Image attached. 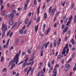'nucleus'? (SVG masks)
I'll use <instances>...</instances> for the list:
<instances>
[{"mask_svg": "<svg viewBox=\"0 0 76 76\" xmlns=\"http://www.w3.org/2000/svg\"><path fill=\"white\" fill-rule=\"evenodd\" d=\"M52 9V7L50 6L49 9V13H51V11Z\"/></svg>", "mask_w": 76, "mask_h": 76, "instance_id": "nucleus-23", "label": "nucleus"}, {"mask_svg": "<svg viewBox=\"0 0 76 76\" xmlns=\"http://www.w3.org/2000/svg\"><path fill=\"white\" fill-rule=\"evenodd\" d=\"M24 61H22L20 62V63H18V65H20V64H22V63H23Z\"/></svg>", "mask_w": 76, "mask_h": 76, "instance_id": "nucleus-54", "label": "nucleus"}, {"mask_svg": "<svg viewBox=\"0 0 76 76\" xmlns=\"http://www.w3.org/2000/svg\"><path fill=\"white\" fill-rule=\"evenodd\" d=\"M3 19V18L1 17L0 18V22H1L2 20Z\"/></svg>", "mask_w": 76, "mask_h": 76, "instance_id": "nucleus-60", "label": "nucleus"}, {"mask_svg": "<svg viewBox=\"0 0 76 76\" xmlns=\"http://www.w3.org/2000/svg\"><path fill=\"white\" fill-rule=\"evenodd\" d=\"M6 25L4 24H2V25L1 29L2 31H4L2 33L3 35H4V34H5L6 31H7V27H6Z\"/></svg>", "mask_w": 76, "mask_h": 76, "instance_id": "nucleus-2", "label": "nucleus"}, {"mask_svg": "<svg viewBox=\"0 0 76 76\" xmlns=\"http://www.w3.org/2000/svg\"><path fill=\"white\" fill-rule=\"evenodd\" d=\"M76 70V67L74 66L73 68V70L74 71H75Z\"/></svg>", "mask_w": 76, "mask_h": 76, "instance_id": "nucleus-50", "label": "nucleus"}, {"mask_svg": "<svg viewBox=\"0 0 76 76\" xmlns=\"http://www.w3.org/2000/svg\"><path fill=\"white\" fill-rule=\"evenodd\" d=\"M72 22V21H70L69 20V21L67 22V23L66 24V25H67V26H69V24H70V23Z\"/></svg>", "mask_w": 76, "mask_h": 76, "instance_id": "nucleus-13", "label": "nucleus"}, {"mask_svg": "<svg viewBox=\"0 0 76 76\" xmlns=\"http://www.w3.org/2000/svg\"><path fill=\"white\" fill-rule=\"evenodd\" d=\"M68 19V18H67L66 19V20H65L64 21V23H65V24H66V23H67V20Z\"/></svg>", "mask_w": 76, "mask_h": 76, "instance_id": "nucleus-35", "label": "nucleus"}, {"mask_svg": "<svg viewBox=\"0 0 76 76\" xmlns=\"http://www.w3.org/2000/svg\"><path fill=\"white\" fill-rule=\"evenodd\" d=\"M43 75H44V72H42V71L41 73H40V76H43Z\"/></svg>", "mask_w": 76, "mask_h": 76, "instance_id": "nucleus-33", "label": "nucleus"}, {"mask_svg": "<svg viewBox=\"0 0 76 76\" xmlns=\"http://www.w3.org/2000/svg\"><path fill=\"white\" fill-rule=\"evenodd\" d=\"M66 53V50L65 49V48H64L63 49V52L62 53V54H64Z\"/></svg>", "mask_w": 76, "mask_h": 76, "instance_id": "nucleus-14", "label": "nucleus"}, {"mask_svg": "<svg viewBox=\"0 0 76 76\" xmlns=\"http://www.w3.org/2000/svg\"><path fill=\"white\" fill-rule=\"evenodd\" d=\"M54 27H55V28H56V27H57V23H55L54 25Z\"/></svg>", "mask_w": 76, "mask_h": 76, "instance_id": "nucleus-61", "label": "nucleus"}, {"mask_svg": "<svg viewBox=\"0 0 76 76\" xmlns=\"http://www.w3.org/2000/svg\"><path fill=\"white\" fill-rule=\"evenodd\" d=\"M56 8L53 9L52 10L51 12V14L52 16H54V15L55 12H56Z\"/></svg>", "mask_w": 76, "mask_h": 76, "instance_id": "nucleus-6", "label": "nucleus"}, {"mask_svg": "<svg viewBox=\"0 0 76 76\" xmlns=\"http://www.w3.org/2000/svg\"><path fill=\"white\" fill-rule=\"evenodd\" d=\"M12 35H13V32H11L10 34V37H12Z\"/></svg>", "mask_w": 76, "mask_h": 76, "instance_id": "nucleus-43", "label": "nucleus"}, {"mask_svg": "<svg viewBox=\"0 0 76 76\" xmlns=\"http://www.w3.org/2000/svg\"><path fill=\"white\" fill-rule=\"evenodd\" d=\"M59 67V65L58 64H56V66L55 67V68L54 69L53 73L54 74L53 76H57V69H56V67Z\"/></svg>", "mask_w": 76, "mask_h": 76, "instance_id": "nucleus-3", "label": "nucleus"}, {"mask_svg": "<svg viewBox=\"0 0 76 76\" xmlns=\"http://www.w3.org/2000/svg\"><path fill=\"white\" fill-rule=\"evenodd\" d=\"M72 19H73V15H72L69 18V20H70V21H72Z\"/></svg>", "mask_w": 76, "mask_h": 76, "instance_id": "nucleus-26", "label": "nucleus"}, {"mask_svg": "<svg viewBox=\"0 0 76 76\" xmlns=\"http://www.w3.org/2000/svg\"><path fill=\"white\" fill-rule=\"evenodd\" d=\"M60 42H57V46H59V45H60Z\"/></svg>", "mask_w": 76, "mask_h": 76, "instance_id": "nucleus-58", "label": "nucleus"}, {"mask_svg": "<svg viewBox=\"0 0 76 76\" xmlns=\"http://www.w3.org/2000/svg\"><path fill=\"white\" fill-rule=\"evenodd\" d=\"M5 10H4L1 13V15L2 16L4 15V14H5Z\"/></svg>", "mask_w": 76, "mask_h": 76, "instance_id": "nucleus-19", "label": "nucleus"}, {"mask_svg": "<svg viewBox=\"0 0 76 76\" xmlns=\"http://www.w3.org/2000/svg\"><path fill=\"white\" fill-rule=\"evenodd\" d=\"M13 21L12 20H11L9 22L10 25H13Z\"/></svg>", "mask_w": 76, "mask_h": 76, "instance_id": "nucleus-12", "label": "nucleus"}, {"mask_svg": "<svg viewBox=\"0 0 76 76\" xmlns=\"http://www.w3.org/2000/svg\"><path fill=\"white\" fill-rule=\"evenodd\" d=\"M71 42L72 43V45H74V44H75V41H74V39H73L71 40Z\"/></svg>", "mask_w": 76, "mask_h": 76, "instance_id": "nucleus-18", "label": "nucleus"}, {"mask_svg": "<svg viewBox=\"0 0 76 76\" xmlns=\"http://www.w3.org/2000/svg\"><path fill=\"white\" fill-rule=\"evenodd\" d=\"M22 10L21 8H18V11H20V10Z\"/></svg>", "mask_w": 76, "mask_h": 76, "instance_id": "nucleus-52", "label": "nucleus"}, {"mask_svg": "<svg viewBox=\"0 0 76 76\" xmlns=\"http://www.w3.org/2000/svg\"><path fill=\"white\" fill-rule=\"evenodd\" d=\"M4 59V58L3 56L1 57V62H2L3 61V59Z\"/></svg>", "mask_w": 76, "mask_h": 76, "instance_id": "nucleus-47", "label": "nucleus"}, {"mask_svg": "<svg viewBox=\"0 0 76 76\" xmlns=\"http://www.w3.org/2000/svg\"><path fill=\"white\" fill-rule=\"evenodd\" d=\"M32 22L31 21H30L29 23H28V24L27 25V28H28V27H29V26L31 25V23Z\"/></svg>", "mask_w": 76, "mask_h": 76, "instance_id": "nucleus-40", "label": "nucleus"}, {"mask_svg": "<svg viewBox=\"0 0 76 76\" xmlns=\"http://www.w3.org/2000/svg\"><path fill=\"white\" fill-rule=\"evenodd\" d=\"M12 73H13V75H16V72L15 71H13L12 72Z\"/></svg>", "mask_w": 76, "mask_h": 76, "instance_id": "nucleus-44", "label": "nucleus"}, {"mask_svg": "<svg viewBox=\"0 0 76 76\" xmlns=\"http://www.w3.org/2000/svg\"><path fill=\"white\" fill-rule=\"evenodd\" d=\"M34 60V57H32L29 60V61H33Z\"/></svg>", "mask_w": 76, "mask_h": 76, "instance_id": "nucleus-27", "label": "nucleus"}, {"mask_svg": "<svg viewBox=\"0 0 76 76\" xmlns=\"http://www.w3.org/2000/svg\"><path fill=\"white\" fill-rule=\"evenodd\" d=\"M18 24V22H16L14 25L12 27V29H13L16 26H17Z\"/></svg>", "mask_w": 76, "mask_h": 76, "instance_id": "nucleus-9", "label": "nucleus"}, {"mask_svg": "<svg viewBox=\"0 0 76 76\" xmlns=\"http://www.w3.org/2000/svg\"><path fill=\"white\" fill-rule=\"evenodd\" d=\"M31 15H32V13L31 12H30L28 15V16L31 17Z\"/></svg>", "mask_w": 76, "mask_h": 76, "instance_id": "nucleus-51", "label": "nucleus"}, {"mask_svg": "<svg viewBox=\"0 0 76 76\" xmlns=\"http://www.w3.org/2000/svg\"><path fill=\"white\" fill-rule=\"evenodd\" d=\"M50 48H51V47H53V44H52V43H50Z\"/></svg>", "mask_w": 76, "mask_h": 76, "instance_id": "nucleus-46", "label": "nucleus"}, {"mask_svg": "<svg viewBox=\"0 0 76 76\" xmlns=\"http://www.w3.org/2000/svg\"><path fill=\"white\" fill-rule=\"evenodd\" d=\"M48 45L47 44V43H45L44 44V46L45 48H47V47H48Z\"/></svg>", "mask_w": 76, "mask_h": 76, "instance_id": "nucleus-24", "label": "nucleus"}, {"mask_svg": "<svg viewBox=\"0 0 76 76\" xmlns=\"http://www.w3.org/2000/svg\"><path fill=\"white\" fill-rule=\"evenodd\" d=\"M12 12L13 13H16V10H13V11H12Z\"/></svg>", "mask_w": 76, "mask_h": 76, "instance_id": "nucleus-64", "label": "nucleus"}, {"mask_svg": "<svg viewBox=\"0 0 76 76\" xmlns=\"http://www.w3.org/2000/svg\"><path fill=\"white\" fill-rule=\"evenodd\" d=\"M64 48H65V50H66V48L67 50L66 51V53L68 54V53H69V47H68V43L66 44Z\"/></svg>", "mask_w": 76, "mask_h": 76, "instance_id": "nucleus-7", "label": "nucleus"}, {"mask_svg": "<svg viewBox=\"0 0 76 76\" xmlns=\"http://www.w3.org/2000/svg\"><path fill=\"white\" fill-rule=\"evenodd\" d=\"M19 54L18 53H17L15 55V56L13 58L14 60H12L10 62L9 64V66H11V64H12V63H13V62L15 63L16 64H17L19 61V60H18L19 59Z\"/></svg>", "mask_w": 76, "mask_h": 76, "instance_id": "nucleus-1", "label": "nucleus"}, {"mask_svg": "<svg viewBox=\"0 0 76 76\" xmlns=\"http://www.w3.org/2000/svg\"><path fill=\"white\" fill-rule=\"evenodd\" d=\"M43 72H44V73H45V67H44L43 68Z\"/></svg>", "mask_w": 76, "mask_h": 76, "instance_id": "nucleus-57", "label": "nucleus"}, {"mask_svg": "<svg viewBox=\"0 0 76 76\" xmlns=\"http://www.w3.org/2000/svg\"><path fill=\"white\" fill-rule=\"evenodd\" d=\"M74 6H75V3H73L72 5V6L71 7V9H73V7H74Z\"/></svg>", "mask_w": 76, "mask_h": 76, "instance_id": "nucleus-49", "label": "nucleus"}, {"mask_svg": "<svg viewBox=\"0 0 76 76\" xmlns=\"http://www.w3.org/2000/svg\"><path fill=\"white\" fill-rule=\"evenodd\" d=\"M72 58H70L69 60L68 61L67 63H69V62H70L72 61Z\"/></svg>", "mask_w": 76, "mask_h": 76, "instance_id": "nucleus-41", "label": "nucleus"}, {"mask_svg": "<svg viewBox=\"0 0 76 76\" xmlns=\"http://www.w3.org/2000/svg\"><path fill=\"white\" fill-rule=\"evenodd\" d=\"M27 52L28 54H30V53H31V50H30L29 49H28L27 50Z\"/></svg>", "mask_w": 76, "mask_h": 76, "instance_id": "nucleus-48", "label": "nucleus"}, {"mask_svg": "<svg viewBox=\"0 0 76 76\" xmlns=\"http://www.w3.org/2000/svg\"><path fill=\"white\" fill-rule=\"evenodd\" d=\"M29 72H30V71H29V70H28L27 72V74H26V75H28V73H29Z\"/></svg>", "mask_w": 76, "mask_h": 76, "instance_id": "nucleus-59", "label": "nucleus"}, {"mask_svg": "<svg viewBox=\"0 0 76 76\" xmlns=\"http://www.w3.org/2000/svg\"><path fill=\"white\" fill-rule=\"evenodd\" d=\"M19 33H20V34H22L23 33V30H20L19 31Z\"/></svg>", "mask_w": 76, "mask_h": 76, "instance_id": "nucleus-39", "label": "nucleus"}, {"mask_svg": "<svg viewBox=\"0 0 76 76\" xmlns=\"http://www.w3.org/2000/svg\"><path fill=\"white\" fill-rule=\"evenodd\" d=\"M3 72H7V68H4L2 70Z\"/></svg>", "mask_w": 76, "mask_h": 76, "instance_id": "nucleus-31", "label": "nucleus"}, {"mask_svg": "<svg viewBox=\"0 0 76 76\" xmlns=\"http://www.w3.org/2000/svg\"><path fill=\"white\" fill-rule=\"evenodd\" d=\"M70 66V65L68 64H66L65 65V67H66V68H69Z\"/></svg>", "mask_w": 76, "mask_h": 76, "instance_id": "nucleus-20", "label": "nucleus"}, {"mask_svg": "<svg viewBox=\"0 0 76 76\" xmlns=\"http://www.w3.org/2000/svg\"><path fill=\"white\" fill-rule=\"evenodd\" d=\"M74 22L75 23L76 22V18H75L74 19Z\"/></svg>", "mask_w": 76, "mask_h": 76, "instance_id": "nucleus-63", "label": "nucleus"}, {"mask_svg": "<svg viewBox=\"0 0 76 76\" xmlns=\"http://www.w3.org/2000/svg\"><path fill=\"white\" fill-rule=\"evenodd\" d=\"M46 26V25L45 24H44L43 26V29H45V26Z\"/></svg>", "mask_w": 76, "mask_h": 76, "instance_id": "nucleus-37", "label": "nucleus"}, {"mask_svg": "<svg viewBox=\"0 0 76 76\" xmlns=\"http://www.w3.org/2000/svg\"><path fill=\"white\" fill-rule=\"evenodd\" d=\"M43 53H44V51H43V50H42L41 51V52L40 53L41 56H42L43 55Z\"/></svg>", "mask_w": 76, "mask_h": 76, "instance_id": "nucleus-34", "label": "nucleus"}, {"mask_svg": "<svg viewBox=\"0 0 76 76\" xmlns=\"http://www.w3.org/2000/svg\"><path fill=\"white\" fill-rule=\"evenodd\" d=\"M28 22H29V18H27L25 21V25H26L28 23Z\"/></svg>", "mask_w": 76, "mask_h": 76, "instance_id": "nucleus-11", "label": "nucleus"}, {"mask_svg": "<svg viewBox=\"0 0 76 76\" xmlns=\"http://www.w3.org/2000/svg\"><path fill=\"white\" fill-rule=\"evenodd\" d=\"M56 39L54 40V42H53V45H54V47H56Z\"/></svg>", "mask_w": 76, "mask_h": 76, "instance_id": "nucleus-17", "label": "nucleus"}, {"mask_svg": "<svg viewBox=\"0 0 76 76\" xmlns=\"http://www.w3.org/2000/svg\"><path fill=\"white\" fill-rule=\"evenodd\" d=\"M67 37L66 36L65 37V40H64L65 41H67Z\"/></svg>", "mask_w": 76, "mask_h": 76, "instance_id": "nucleus-53", "label": "nucleus"}, {"mask_svg": "<svg viewBox=\"0 0 76 76\" xmlns=\"http://www.w3.org/2000/svg\"><path fill=\"white\" fill-rule=\"evenodd\" d=\"M4 9V6H2L1 7V12L2 11H3V10Z\"/></svg>", "mask_w": 76, "mask_h": 76, "instance_id": "nucleus-30", "label": "nucleus"}, {"mask_svg": "<svg viewBox=\"0 0 76 76\" xmlns=\"http://www.w3.org/2000/svg\"><path fill=\"white\" fill-rule=\"evenodd\" d=\"M34 6H36V5H37V0H34Z\"/></svg>", "mask_w": 76, "mask_h": 76, "instance_id": "nucleus-32", "label": "nucleus"}, {"mask_svg": "<svg viewBox=\"0 0 76 76\" xmlns=\"http://www.w3.org/2000/svg\"><path fill=\"white\" fill-rule=\"evenodd\" d=\"M50 29H51V28H50L48 29V30L46 33V34H48V33H49V31H50Z\"/></svg>", "mask_w": 76, "mask_h": 76, "instance_id": "nucleus-21", "label": "nucleus"}, {"mask_svg": "<svg viewBox=\"0 0 76 76\" xmlns=\"http://www.w3.org/2000/svg\"><path fill=\"white\" fill-rule=\"evenodd\" d=\"M68 26H67L66 27H65L64 29V32H66V31H67V30L68 29Z\"/></svg>", "mask_w": 76, "mask_h": 76, "instance_id": "nucleus-28", "label": "nucleus"}, {"mask_svg": "<svg viewBox=\"0 0 76 76\" xmlns=\"http://www.w3.org/2000/svg\"><path fill=\"white\" fill-rule=\"evenodd\" d=\"M66 15L63 17V19L64 20H65V19H66Z\"/></svg>", "mask_w": 76, "mask_h": 76, "instance_id": "nucleus-56", "label": "nucleus"}, {"mask_svg": "<svg viewBox=\"0 0 76 76\" xmlns=\"http://www.w3.org/2000/svg\"><path fill=\"white\" fill-rule=\"evenodd\" d=\"M47 13L45 12L44 14V19L45 20L47 19Z\"/></svg>", "mask_w": 76, "mask_h": 76, "instance_id": "nucleus-10", "label": "nucleus"}, {"mask_svg": "<svg viewBox=\"0 0 76 76\" xmlns=\"http://www.w3.org/2000/svg\"><path fill=\"white\" fill-rule=\"evenodd\" d=\"M61 54H60L58 55L57 56V59L58 60H59V59L61 58Z\"/></svg>", "mask_w": 76, "mask_h": 76, "instance_id": "nucleus-16", "label": "nucleus"}, {"mask_svg": "<svg viewBox=\"0 0 76 76\" xmlns=\"http://www.w3.org/2000/svg\"><path fill=\"white\" fill-rule=\"evenodd\" d=\"M0 2L1 3V4H0V6H2V4H3V0H0Z\"/></svg>", "mask_w": 76, "mask_h": 76, "instance_id": "nucleus-38", "label": "nucleus"}, {"mask_svg": "<svg viewBox=\"0 0 76 76\" xmlns=\"http://www.w3.org/2000/svg\"><path fill=\"white\" fill-rule=\"evenodd\" d=\"M7 7H8V8H9V7H10V4H9V3H8V4H7Z\"/></svg>", "mask_w": 76, "mask_h": 76, "instance_id": "nucleus-62", "label": "nucleus"}, {"mask_svg": "<svg viewBox=\"0 0 76 76\" xmlns=\"http://www.w3.org/2000/svg\"><path fill=\"white\" fill-rule=\"evenodd\" d=\"M9 39H8L7 42V45H9Z\"/></svg>", "mask_w": 76, "mask_h": 76, "instance_id": "nucleus-55", "label": "nucleus"}, {"mask_svg": "<svg viewBox=\"0 0 76 76\" xmlns=\"http://www.w3.org/2000/svg\"><path fill=\"white\" fill-rule=\"evenodd\" d=\"M13 46H12L9 49V50L10 51L11 50H12V49H13Z\"/></svg>", "mask_w": 76, "mask_h": 76, "instance_id": "nucleus-42", "label": "nucleus"}, {"mask_svg": "<svg viewBox=\"0 0 76 76\" xmlns=\"http://www.w3.org/2000/svg\"><path fill=\"white\" fill-rule=\"evenodd\" d=\"M6 18H9V17L10 19H12L14 17V14L13 13H11L10 15L9 14L6 15Z\"/></svg>", "mask_w": 76, "mask_h": 76, "instance_id": "nucleus-4", "label": "nucleus"}, {"mask_svg": "<svg viewBox=\"0 0 76 76\" xmlns=\"http://www.w3.org/2000/svg\"><path fill=\"white\" fill-rule=\"evenodd\" d=\"M40 20V18L39 17H38L37 20V23H38V22H39V20Z\"/></svg>", "mask_w": 76, "mask_h": 76, "instance_id": "nucleus-36", "label": "nucleus"}, {"mask_svg": "<svg viewBox=\"0 0 76 76\" xmlns=\"http://www.w3.org/2000/svg\"><path fill=\"white\" fill-rule=\"evenodd\" d=\"M64 26H65V25H64V24L62 25L61 26V28L64 29Z\"/></svg>", "mask_w": 76, "mask_h": 76, "instance_id": "nucleus-45", "label": "nucleus"}, {"mask_svg": "<svg viewBox=\"0 0 76 76\" xmlns=\"http://www.w3.org/2000/svg\"><path fill=\"white\" fill-rule=\"evenodd\" d=\"M29 2V0H27L26 1V4L24 5V10H26L27 9V7H28V4Z\"/></svg>", "mask_w": 76, "mask_h": 76, "instance_id": "nucleus-5", "label": "nucleus"}, {"mask_svg": "<svg viewBox=\"0 0 76 76\" xmlns=\"http://www.w3.org/2000/svg\"><path fill=\"white\" fill-rule=\"evenodd\" d=\"M25 58H26L25 60L24 61H26L28 59V55H26Z\"/></svg>", "mask_w": 76, "mask_h": 76, "instance_id": "nucleus-22", "label": "nucleus"}, {"mask_svg": "<svg viewBox=\"0 0 76 76\" xmlns=\"http://www.w3.org/2000/svg\"><path fill=\"white\" fill-rule=\"evenodd\" d=\"M47 65L49 67H51V64L50 63V61H49V62L48 63Z\"/></svg>", "mask_w": 76, "mask_h": 76, "instance_id": "nucleus-29", "label": "nucleus"}, {"mask_svg": "<svg viewBox=\"0 0 76 76\" xmlns=\"http://www.w3.org/2000/svg\"><path fill=\"white\" fill-rule=\"evenodd\" d=\"M26 65H27V62H26L24 63L23 65V67H25L26 66Z\"/></svg>", "mask_w": 76, "mask_h": 76, "instance_id": "nucleus-15", "label": "nucleus"}, {"mask_svg": "<svg viewBox=\"0 0 76 76\" xmlns=\"http://www.w3.org/2000/svg\"><path fill=\"white\" fill-rule=\"evenodd\" d=\"M38 27L39 26H37V25H36L34 27L35 31L36 32H37V31H38Z\"/></svg>", "mask_w": 76, "mask_h": 76, "instance_id": "nucleus-8", "label": "nucleus"}, {"mask_svg": "<svg viewBox=\"0 0 76 76\" xmlns=\"http://www.w3.org/2000/svg\"><path fill=\"white\" fill-rule=\"evenodd\" d=\"M10 32H11V30H10L8 31L7 33V36H9V34H10Z\"/></svg>", "mask_w": 76, "mask_h": 76, "instance_id": "nucleus-25", "label": "nucleus"}]
</instances>
